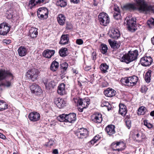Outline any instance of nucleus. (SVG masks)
Returning <instances> with one entry per match:
<instances>
[{
  "label": "nucleus",
  "mask_w": 154,
  "mask_h": 154,
  "mask_svg": "<svg viewBox=\"0 0 154 154\" xmlns=\"http://www.w3.org/2000/svg\"><path fill=\"white\" fill-rule=\"evenodd\" d=\"M138 80V78L136 76L125 77L122 78L121 82L122 85L128 86H133L135 85Z\"/></svg>",
  "instance_id": "obj_3"
},
{
  "label": "nucleus",
  "mask_w": 154,
  "mask_h": 154,
  "mask_svg": "<svg viewBox=\"0 0 154 154\" xmlns=\"http://www.w3.org/2000/svg\"><path fill=\"white\" fill-rule=\"evenodd\" d=\"M150 115L152 116H154V111H151L150 113Z\"/></svg>",
  "instance_id": "obj_60"
},
{
  "label": "nucleus",
  "mask_w": 154,
  "mask_h": 154,
  "mask_svg": "<svg viewBox=\"0 0 154 154\" xmlns=\"http://www.w3.org/2000/svg\"><path fill=\"white\" fill-rule=\"evenodd\" d=\"M92 120L96 123H100L102 121V116L100 113H96L92 115Z\"/></svg>",
  "instance_id": "obj_16"
},
{
  "label": "nucleus",
  "mask_w": 154,
  "mask_h": 154,
  "mask_svg": "<svg viewBox=\"0 0 154 154\" xmlns=\"http://www.w3.org/2000/svg\"><path fill=\"white\" fill-rule=\"evenodd\" d=\"M29 35L32 38H34L37 37L38 32L37 29L35 27H31L29 30Z\"/></svg>",
  "instance_id": "obj_31"
},
{
  "label": "nucleus",
  "mask_w": 154,
  "mask_h": 154,
  "mask_svg": "<svg viewBox=\"0 0 154 154\" xmlns=\"http://www.w3.org/2000/svg\"><path fill=\"white\" fill-rule=\"evenodd\" d=\"M100 138L99 135H96L94 138L91 140L90 142L92 144H94L96 143Z\"/></svg>",
  "instance_id": "obj_48"
},
{
  "label": "nucleus",
  "mask_w": 154,
  "mask_h": 154,
  "mask_svg": "<svg viewBox=\"0 0 154 154\" xmlns=\"http://www.w3.org/2000/svg\"><path fill=\"white\" fill-rule=\"evenodd\" d=\"M59 53L60 55L62 57L66 56L68 54V50L66 48H61L59 51Z\"/></svg>",
  "instance_id": "obj_33"
},
{
  "label": "nucleus",
  "mask_w": 154,
  "mask_h": 154,
  "mask_svg": "<svg viewBox=\"0 0 154 154\" xmlns=\"http://www.w3.org/2000/svg\"><path fill=\"white\" fill-rule=\"evenodd\" d=\"M6 14L8 15V18H11L13 17V12L11 11H8L6 12Z\"/></svg>",
  "instance_id": "obj_52"
},
{
  "label": "nucleus",
  "mask_w": 154,
  "mask_h": 154,
  "mask_svg": "<svg viewBox=\"0 0 154 154\" xmlns=\"http://www.w3.org/2000/svg\"><path fill=\"white\" fill-rule=\"evenodd\" d=\"M91 67L89 66H88L85 67V70L86 71L89 70L91 69Z\"/></svg>",
  "instance_id": "obj_59"
},
{
  "label": "nucleus",
  "mask_w": 154,
  "mask_h": 154,
  "mask_svg": "<svg viewBox=\"0 0 154 154\" xmlns=\"http://www.w3.org/2000/svg\"><path fill=\"white\" fill-rule=\"evenodd\" d=\"M53 153L54 154H58V150L56 149H54L53 150Z\"/></svg>",
  "instance_id": "obj_57"
},
{
  "label": "nucleus",
  "mask_w": 154,
  "mask_h": 154,
  "mask_svg": "<svg viewBox=\"0 0 154 154\" xmlns=\"http://www.w3.org/2000/svg\"><path fill=\"white\" fill-rule=\"evenodd\" d=\"M10 29L8 24L4 22L0 24V35H6L9 32Z\"/></svg>",
  "instance_id": "obj_8"
},
{
  "label": "nucleus",
  "mask_w": 154,
  "mask_h": 154,
  "mask_svg": "<svg viewBox=\"0 0 154 154\" xmlns=\"http://www.w3.org/2000/svg\"><path fill=\"white\" fill-rule=\"evenodd\" d=\"M138 55V51L136 50L134 51H129L128 53L123 55L122 57L120 58V60L121 62L128 63L136 60Z\"/></svg>",
  "instance_id": "obj_2"
},
{
  "label": "nucleus",
  "mask_w": 154,
  "mask_h": 154,
  "mask_svg": "<svg viewBox=\"0 0 154 154\" xmlns=\"http://www.w3.org/2000/svg\"><path fill=\"white\" fill-rule=\"evenodd\" d=\"M137 5V9L140 12L147 14L150 12H154V8L151 5L145 2L143 0H134Z\"/></svg>",
  "instance_id": "obj_1"
},
{
  "label": "nucleus",
  "mask_w": 154,
  "mask_h": 154,
  "mask_svg": "<svg viewBox=\"0 0 154 154\" xmlns=\"http://www.w3.org/2000/svg\"><path fill=\"white\" fill-rule=\"evenodd\" d=\"M78 103L80 106H82L83 108H86L90 104V99L88 97L84 99H79L77 100Z\"/></svg>",
  "instance_id": "obj_14"
},
{
  "label": "nucleus",
  "mask_w": 154,
  "mask_h": 154,
  "mask_svg": "<svg viewBox=\"0 0 154 154\" xmlns=\"http://www.w3.org/2000/svg\"><path fill=\"white\" fill-rule=\"evenodd\" d=\"M29 119L31 121L35 122L40 120V114L36 112H31L28 115Z\"/></svg>",
  "instance_id": "obj_13"
},
{
  "label": "nucleus",
  "mask_w": 154,
  "mask_h": 154,
  "mask_svg": "<svg viewBox=\"0 0 154 154\" xmlns=\"http://www.w3.org/2000/svg\"><path fill=\"white\" fill-rule=\"evenodd\" d=\"M39 72L36 69H32L28 70L26 73V76L28 79L34 81L38 76Z\"/></svg>",
  "instance_id": "obj_6"
},
{
  "label": "nucleus",
  "mask_w": 154,
  "mask_h": 154,
  "mask_svg": "<svg viewBox=\"0 0 154 154\" xmlns=\"http://www.w3.org/2000/svg\"><path fill=\"white\" fill-rule=\"evenodd\" d=\"M30 88L32 93L35 94L37 96H40L42 94V91L40 87L38 85L34 84L31 85Z\"/></svg>",
  "instance_id": "obj_12"
},
{
  "label": "nucleus",
  "mask_w": 154,
  "mask_h": 154,
  "mask_svg": "<svg viewBox=\"0 0 154 154\" xmlns=\"http://www.w3.org/2000/svg\"><path fill=\"white\" fill-rule=\"evenodd\" d=\"M84 108H83V107H82V108H79V111L80 112H82L83 111V109H84Z\"/></svg>",
  "instance_id": "obj_64"
},
{
  "label": "nucleus",
  "mask_w": 154,
  "mask_h": 154,
  "mask_svg": "<svg viewBox=\"0 0 154 154\" xmlns=\"http://www.w3.org/2000/svg\"><path fill=\"white\" fill-rule=\"evenodd\" d=\"M68 67L67 63L66 62L62 63L60 65V68L61 69V72L62 73H64L66 71Z\"/></svg>",
  "instance_id": "obj_38"
},
{
  "label": "nucleus",
  "mask_w": 154,
  "mask_h": 154,
  "mask_svg": "<svg viewBox=\"0 0 154 154\" xmlns=\"http://www.w3.org/2000/svg\"><path fill=\"white\" fill-rule=\"evenodd\" d=\"M98 18L100 23L102 26H106L110 22L109 18L105 13H100L98 16Z\"/></svg>",
  "instance_id": "obj_4"
},
{
  "label": "nucleus",
  "mask_w": 154,
  "mask_h": 154,
  "mask_svg": "<svg viewBox=\"0 0 154 154\" xmlns=\"http://www.w3.org/2000/svg\"><path fill=\"white\" fill-rule=\"evenodd\" d=\"M55 52L54 50L47 49L44 51L43 55L45 57L49 58H51L54 55Z\"/></svg>",
  "instance_id": "obj_25"
},
{
  "label": "nucleus",
  "mask_w": 154,
  "mask_h": 154,
  "mask_svg": "<svg viewBox=\"0 0 154 154\" xmlns=\"http://www.w3.org/2000/svg\"><path fill=\"white\" fill-rule=\"evenodd\" d=\"M11 85V83L8 81H6L5 83H2L0 84V86H5L8 87Z\"/></svg>",
  "instance_id": "obj_49"
},
{
  "label": "nucleus",
  "mask_w": 154,
  "mask_h": 154,
  "mask_svg": "<svg viewBox=\"0 0 154 154\" xmlns=\"http://www.w3.org/2000/svg\"><path fill=\"white\" fill-rule=\"evenodd\" d=\"M140 135V138L138 139L139 142L142 141L143 140H144L146 138V136L141 132H139L137 134V136L138 137V136Z\"/></svg>",
  "instance_id": "obj_45"
},
{
  "label": "nucleus",
  "mask_w": 154,
  "mask_h": 154,
  "mask_svg": "<svg viewBox=\"0 0 154 154\" xmlns=\"http://www.w3.org/2000/svg\"><path fill=\"white\" fill-rule=\"evenodd\" d=\"M71 2L74 3H78L79 2V0H70Z\"/></svg>",
  "instance_id": "obj_58"
},
{
  "label": "nucleus",
  "mask_w": 154,
  "mask_h": 154,
  "mask_svg": "<svg viewBox=\"0 0 154 154\" xmlns=\"http://www.w3.org/2000/svg\"><path fill=\"white\" fill-rule=\"evenodd\" d=\"M69 41V35L68 34L62 35L59 42L60 44L64 45L68 44Z\"/></svg>",
  "instance_id": "obj_19"
},
{
  "label": "nucleus",
  "mask_w": 154,
  "mask_h": 154,
  "mask_svg": "<svg viewBox=\"0 0 154 154\" xmlns=\"http://www.w3.org/2000/svg\"><path fill=\"white\" fill-rule=\"evenodd\" d=\"M46 89H50L54 88L56 85V82L54 80L49 79L47 78H44L43 79Z\"/></svg>",
  "instance_id": "obj_10"
},
{
  "label": "nucleus",
  "mask_w": 154,
  "mask_h": 154,
  "mask_svg": "<svg viewBox=\"0 0 154 154\" xmlns=\"http://www.w3.org/2000/svg\"><path fill=\"white\" fill-rule=\"evenodd\" d=\"M119 112L122 116H124L127 112V109L126 106L122 103L119 105Z\"/></svg>",
  "instance_id": "obj_26"
},
{
  "label": "nucleus",
  "mask_w": 154,
  "mask_h": 154,
  "mask_svg": "<svg viewBox=\"0 0 154 154\" xmlns=\"http://www.w3.org/2000/svg\"><path fill=\"white\" fill-rule=\"evenodd\" d=\"M3 42L6 44H9L11 42V40L9 39H4Z\"/></svg>",
  "instance_id": "obj_54"
},
{
  "label": "nucleus",
  "mask_w": 154,
  "mask_h": 154,
  "mask_svg": "<svg viewBox=\"0 0 154 154\" xmlns=\"http://www.w3.org/2000/svg\"><path fill=\"white\" fill-rule=\"evenodd\" d=\"M104 94L107 97H112L115 95L116 91L112 89L108 88L104 91Z\"/></svg>",
  "instance_id": "obj_23"
},
{
  "label": "nucleus",
  "mask_w": 154,
  "mask_h": 154,
  "mask_svg": "<svg viewBox=\"0 0 154 154\" xmlns=\"http://www.w3.org/2000/svg\"><path fill=\"white\" fill-rule=\"evenodd\" d=\"M56 4L57 5L61 7H64L67 5L66 2L64 0H59L57 1Z\"/></svg>",
  "instance_id": "obj_41"
},
{
  "label": "nucleus",
  "mask_w": 154,
  "mask_h": 154,
  "mask_svg": "<svg viewBox=\"0 0 154 154\" xmlns=\"http://www.w3.org/2000/svg\"><path fill=\"white\" fill-rule=\"evenodd\" d=\"M58 23L60 25H63L65 22L66 18L64 15L62 14H59L57 17Z\"/></svg>",
  "instance_id": "obj_29"
},
{
  "label": "nucleus",
  "mask_w": 154,
  "mask_h": 154,
  "mask_svg": "<svg viewBox=\"0 0 154 154\" xmlns=\"http://www.w3.org/2000/svg\"><path fill=\"white\" fill-rule=\"evenodd\" d=\"M59 66V63L58 62L54 61L51 63L50 69L53 72L56 71L58 69Z\"/></svg>",
  "instance_id": "obj_32"
},
{
  "label": "nucleus",
  "mask_w": 154,
  "mask_h": 154,
  "mask_svg": "<svg viewBox=\"0 0 154 154\" xmlns=\"http://www.w3.org/2000/svg\"><path fill=\"white\" fill-rule=\"evenodd\" d=\"M151 40L152 43L153 45H154V36L153 37V38H151Z\"/></svg>",
  "instance_id": "obj_63"
},
{
  "label": "nucleus",
  "mask_w": 154,
  "mask_h": 154,
  "mask_svg": "<svg viewBox=\"0 0 154 154\" xmlns=\"http://www.w3.org/2000/svg\"><path fill=\"white\" fill-rule=\"evenodd\" d=\"M45 0H30L29 2V5L32 6H35L37 4H40L41 3L43 2Z\"/></svg>",
  "instance_id": "obj_34"
},
{
  "label": "nucleus",
  "mask_w": 154,
  "mask_h": 154,
  "mask_svg": "<svg viewBox=\"0 0 154 154\" xmlns=\"http://www.w3.org/2000/svg\"><path fill=\"white\" fill-rule=\"evenodd\" d=\"M135 136H136L135 138L136 139V140L138 142V139H139V138H140V135L138 137L137 136V134H136Z\"/></svg>",
  "instance_id": "obj_62"
},
{
  "label": "nucleus",
  "mask_w": 154,
  "mask_h": 154,
  "mask_svg": "<svg viewBox=\"0 0 154 154\" xmlns=\"http://www.w3.org/2000/svg\"><path fill=\"white\" fill-rule=\"evenodd\" d=\"M108 66L105 63L101 64L100 68L101 70L104 73L106 72L107 70L108 69Z\"/></svg>",
  "instance_id": "obj_42"
},
{
  "label": "nucleus",
  "mask_w": 154,
  "mask_h": 154,
  "mask_svg": "<svg viewBox=\"0 0 154 154\" xmlns=\"http://www.w3.org/2000/svg\"><path fill=\"white\" fill-rule=\"evenodd\" d=\"M54 103L59 108H61L65 106L66 102L63 99L60 98H55L54 100Z\"/></svg>",
  "instance_id": "obj_15"
},
{
  "label": "nucleus",
  "mask_w": 154,
  "mask_h": 154,
  "mask_svg": "<svg viewBox=\"0 0 154 154\" xmlns=\"http://www.w3.org/2000/svg\"><path fill=\"white\" fill-rule=\"evenodd\" d=\"M66 122L72 123L74 122L76 120V115L74 113H70L66 115Z\"/></svg>",
  "instance_id": "obj_18"
},
{
  "label": "nucleus",
  "mask_w": 154,
  "mask_h": 154,
  "mask_svg": "<svg viewBox=\"0 0 154 154\" xmlns=\"http://www.w3.org/2000/svg\"><path fill=\"white\" fill-rule=\"evenodd\" d=\"M110 37L114 39H117L120 36V34L118 29H112L109 32Z\"/></svg>",
  "instance_id": "obj_20"
},
{
  "label": "nucleus",
  "mask_w": 154,
  "mask_h": 154,
  "mask_svg": "<svg viewBox=\"0 0 154 154\" xmlns=\"http://www.w3.org/2000/svg\"><path fill=\"white\" fill-rule=\"evenodd\" d=\"M54 142L53 140L51 139V140H50L48 143V145L49 146H52L54 143Z\"/></svg>",
  "instance_id": "obj_55"
},
{
  "label": "nucleus",
  "mask_w": 154,
  "mask_h": 154,
  "mask_svg": "<svg viewBox=\"0 0 154 154\" xmlns=\"http://www.w3.org/2000/svg\"><path fill=\"white\" fill-rule=\"evenodd\" d=\"M108 42L111 47L113 48H117L120 46L119 44L117 41H112L111 39H109Z\"/></svg>",
  "instance_id": "obj_36"
},
{
  "label": "nucleus",
  "mask_w": 154,
  "mask_h": 154,
  "mask_svg": "<svg viewBox=\"0 0 154 154\" xmlns=\"http://www.w3.org/2000/svg\"><path fill=\"white\" fill-rule=\"evenodd\" d=\"M92 55L93 56V60H94L96 59V54L95 53H93L92 54Z\"/></svg>",
  "instance_id": "obj_61"
},
{
  "label": "nucleus",
  "mask_w": 154,
  "mask_h": 154,
  "mask_svg": "<svg viewBox=\"0 0 154 154\" xmlns=\"http://www.w3.org/2000/svg\"><path fill=\"white\" fill-rule=\"evenodd\" d=\"M75 134L79 138H86L88 135V131L87 129L83 128L78 129L75 133Z\"/></svg>",
  "instance_id": "obj_9"
},
{
  "label": "nucleus",
  "mask_w": 154,
  "mask_h": 154,
  "mask_svg": "<svg viewBox=\"0 0 154 154\" xmlns=\"http://www.w3.org/2000/svg\"><path fill=\"white\" fill-rule=\"evenodd\" d=\"M125 122L127 128L129 129L131 126V122L128 119H125Z\"/></svg>",
  "instance_id": "obj_50"
},
{
  "label": "nucleus",
  "mask_w": 154,
  "mask_h": 154,
  "mask_svg": "<svg viewBox=\"0 0 154 154\" xmlns=\"http://www.w3.org/2000/svg\"><path fill=\"white\" fill-rule=\"evenodd\" d=\"M108 48L106 45L101 44L100 46V51L103 54H105L107 52Z\"/></svg>",
  "instance_id": "obj_39"
},
{
  "label": "nucleus",
  "mask_w": 154,
  "mask_h": 154,
  "mask_svg": "<svg viewBox=\"0 0 154 154\" xmlns=\"http://www.w3.org/2000/svg\"><path fill=\"white\" fill-rule=\"evenodd\" d=\"M65 85L64 83H61L58 87V93L61 95H63L65 94L66 91L65 88Z\"/></svg>",
  "instance_id": "obj_30"
},
{
  "label": "nucleus",
  "mask_w": 154,
  "mask_h": 154,
  "mask_svg": "<svg viewBox=\"0 0 154 154\" xmlns=\"http://www.w3.org/2000/svg\"><path fill=\"white\" fill-rule=\"evenodd\" d=\"M152 72V71L151 70H149L146 72L145 75V79L146 82L149 83L150 81L151 74Z\"/></svg>",
  "instance_id": "obj_37"
},
{
  "label": "nucleus",
  "mask_w": 154,
  "mask_h": 154,
  "mask_svg": "<svg viewBox=\"0 0 154 154\" xmlns=\"http://www.w3.org/2000/svg\"><path fill=\"white\" fill-rule=\"evenodd\" d=\"M8 105L3 100H0V110L3 111L8 108Z\"/></svg>",
  "instance_id": "obj_35"
},
{
  "label": "nucleus",
  "mask_w": 154,
  "mask_h": 154,
  "mask_svg": "<svg viewBox=\"0 0 154 154\" xmlns=\"http://www.w3.org/2000/svg\"><path fill=\"white\" fill-rule=\"evenodd\" d=\"M152 62V59L151 57L145 56L141 58L140 62L141 65L144 66H150Z\"/></svg>",
  "instance_id": "obj_11"
},
{
  "label": "nucleus",
  "mask_w": 154,
  "mask_h": 154,
  "mask_svg": "<svg viewBox=\"0 0 154 154\" xmlns=\"http://www.w3.org/2000/svg\"><path fill=\"white\" fill-rule=\"evenodd\" d=\"M144 125L149 128H151L153 127V125L148 122L146 120H144L143 121Z\"/></svg>",
  "instance_id": "obj_47"
},
{
  "label": "nucleus",
  "mask_w": 154,
  "mask_h": 154,
  "mask_svg": "<svg viewBox=\"0 0 154 154\" xmlns=\"http://www.w3.org/2000/svg\"><path fill=\"white\" fill-rule=\"evenodd\" d=\"M101 106L103 107L105 106L107 107L108 111L110 109V105L109 104V103L107 101H103L101 104Z\"/></svg>",
  "instance_id": "obj_44"
},
{
  "label": "nucleus",
  "mask_w": 154,
  "mask_h": 154,
  "mask_svg": "<svg viewBox=\"0 0 154 154\" xmlns=\"http://www.w3.org/2000/svg\"><path fill=\"white\" fill-rule=\"evenodd\" d=\"M115 128L113 125H108L105 128V131L109 135H111L115 132Z\"/></svg>",
  "instance_id": "obj_24"
},
{
  "label": "nucleus",
  "mask_w": 154,
  "mask_h": 154,
  "mask_svg": "<svg viewBox=\"0 0 154 154\" xmlns=\"http://www.w3.org/2000/svg\"><path fill=\"white\" fill-rule=\"evenodd\" d=\"M48 10L45 7L39 8L37 11L38 17L40 19H47L48 18Z\"/></svg>",
  "instance_id": "obj_7"
},
{
  "label": "nucleus",
  "mask_w": 154,
  "mask_h": 154,
  "mask_svg": "<svg viewBox=\"0 0 154 154\" xmlns=\"http://www.w3.org/2000/svg\"><path fill=\"white\" fill-rule=\"evenodd\" d=\"M76 43L79 45H81L83 43V41L81 39H77L76 41Z\"/></svg>",
  "instance_id": "obj_53"
},
{
  "label": "nucleus",
  "mask_w": 154,
  "mask_h": 154,
  "mask_svg": "<svg viewBox=\"0 0 154 154\" xmlns=\"http://www.w3.org/2000/svg\"><path fill=\"white\" fill-rule=\"evenodd\" d=\"M18 52L19 56L23 57L25 56L28 52V49L24 46H21L18 49Z\"/></svg>",
  "instance_id": "obj_22"
},
{
  "label": "nucleus",
  "mask_w": 154,
  "mask_h": 154,
  "mask_svg": "<svg viewBox=\"0 0 154 154\" xmlns=\"http://www.w3.org/2000/svg\"><path fill=\"white\" fill-rule=\"evenodd\" d=\"M147 24L150 28L154 27V19L151 18L147 21Z\"/></svg>",
  "instance_id": "obj_46"
},
{
  "label": "nucleus",
  "mask_w": 154,
  "mask_h": 154,
  "mask_svg": "<svg viewBox=\"0 0 154 154\" xmlns=\"http://www.w3.org/2000/svg\"><path fill=\"white\" fill-rule=\"evenodd\" d=\"M122 8L124 10H134L137 9L136 5L135 3L127 4L122 7Z\"/></svg>",
  "instance_id": "obj_17"
},
{
  "label": "nucleus",
  "mask_w": 154,
  "mask_h": 154,
  "mask_svg": "<svg viewBox=\"0 0 154 154\" xmlns=\"http://www.w3.org/2000/svg\"><path fill=\"white\" fill-rule=\"evenodd\" d=\"M136 19L135 18H132L127 17L125 19V21L127 23V25L129 30L131 32L135 31V27L136 26Z\"/></svg>",
  "instance_id": "obj_5"
},
{
  "label": "nucleus",
  "mask_w": 154,
  "mask_h": 154,
  "mask_svg": "<svg viewBox=\"0 0 154 154\" xmlns=\"http://www.w3.org/2000/svg\"><path fill=\"white\" fill-rule=\"evenodd\" d=\"M66 115L63 114L57 117V120L60 122H66Z\"/></svg>",
  "instance_id": "obj_43"
},
{
  "label": "nucleus",
  "mask_w": 154,
  "mask_h": 154,
  "mask_svg": "<svg viewBox=\"0 0 154 154\" xmlns=\"http://www.w3.org/2000/svg\"><path fill=\"white\" fill-rule=\"evenodd\" d=\"M121 144V143L120 142H117L116 143H113L111 145V148L114 151H122L124 149L122 148H119L118 147Z\"/></svg>",
  "instance_id": "obj_28"
},
{
  "label": "nucleus",
  "mask_w": 154,
  "mask_h": 154,
  "mask_svg": "<svg viewBox=\"0 0 154 154\" xmlns=\"http://www.w3.org/2000/svg\"><path fill=\"white\" fill-rule=\"evenodd\" d=\"M148 88L145 85L142 86L141 91L142 93H145L147 91Z\"/></svg>",
  "instance_id": "obj_51"
},
{
  "label": "nucleus",
  "mask_w": 154,
  "mask_h": 154,
  "mask_svg": "<svg viewBox=\"0 0 154 154\" xmlns=\"http://www.w3.org/2000/svg\"><path fill=\"white\" fill-rule=\"evenodd\" d=\"M146 110V109L145 107L141 106L138 110L137 114L140 115H143L145 113Z\"/></svg>",
  "instance_id": "obj_40"
},
{
  "label": "nucleus",
  "mask_w": 154,
  "mask_h": 154,
  "mask_svg": "<svg viewBox=\"0 0 154 154\" xmlns=\"http://www.w3.org/2000/svg\"><path fill=\"white\" fill-rule=\"evenodd\" d=\"M6 76L11 77L13 78L12 74L10 72H6L5 70H0V81L5 79Z\"/></svg>",
  "instance_id": "obj_21"
},
{
  "label": "nucleus",
  "mask_w": 154,
  "mask_h": 154,
  "mask_svg": "<svg viewBox=\"0 0 154 154\" xmlns=\"http://www.w3.org/2000/svg\"><path fill=\"white\" fill-rule=\"evenodd\" d=\"M114 12L113 17L115 19L118 20L120 18V11L119 8L117 6H115L114 8Z\"/></svg>",
  "instance_id": "obj_27"
},
{
  "label": "nucleus",
  "mask_w": 154,
  "mask_h": 154,
  "mask_svg": "<svg viewBox=\"0 0 154 154\" xmlns=\"http://www.w3.org/2000/svg\"><path fill=\"white\" fill-rule=\"evenodd\" d=\"M0 138L3 139H5L6 138L5 136L1 133H0Z\"/></svg>",
  "instance_id": "obj_56"
}]
</instances>
